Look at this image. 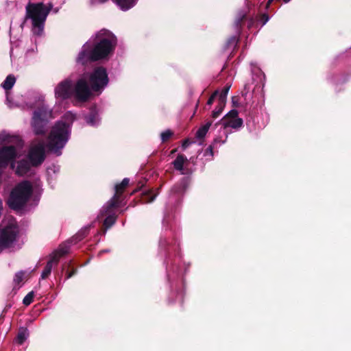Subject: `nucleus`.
<instances>
[{"label":"nucleus","mask_w":351,"mask_h":351,"mask_svg":"<svg viewBox=\"0 0 351 351\" xmlns=\"http://www.w3.org/2000/svg\"><path fill=\"white\" fill-rule=\"evenodd\" d=\"M255 82L257 84H256V86H258V84L259 83H257L256 82Z\"/></svg>","instance_id":"obj_44"},{"label":"nucleus","mask_w":351,"mask_h":351,"mask_svg":"<svg viewBox=\"0 0 351 351\" xmlns=\"http://www.w3.org/2000/svg\"><path fill=\"white\" fill-rule=\"evenodd\" d=\"M88 230L89 227H85L82 229L71 239V241L61 244L58 250L53 252L51 257L54 258L55 256H58L59 261L62 256L66 254L69 252L71 244H75L82 240L88 234Z\"/></svg>","instance_id":"obj_10"},{"label":"nucleus","mask_w":351,"mask_h":351,"mask_svg":"<svg viewBox=\"0 0 351 351\" xmlns=\"http://www.w3.org/2000/svg\"><path fill=\"white\" fill-rule=\"evenodd\" d=\"M274 0H269L267 4V6L268 7L269 5Z\"/></svg>","instance_id":"obj_42"},{"label":"nucleus","mask_w":351,"mask_h":351,"mask_svg":"<svg viewBox=\"0 0 351 351\" xmlns=\"http://www.w3.org/2000/svg\"><path fill=\"white\" fill-rule=\"evenodd\" d=\"M211 124V122H208L204 125L199 128L196 133V137L198 138H204L208 132Z\"/></svg>","instance_id":"obj_25"},{"label":"nucleus","mask_w":351,"mask_h":351,"mask_svg":"<svg viewBox=\"0 0 351 351\" xmlns=\"http://www.w3.org/2000/svg\"><path fill=\"white\" fill-rule=\"evenodd\" d=\"M219 94V92L217 90H216L211 96L209 98V99L208 100V102H207V104L208 105H211L213 102V101L215 100L216 96Z\"/></svg>","instance_id":"obj_34"},{"label":"nucleus","mask_w":351,"mask_h":351,"mask_svg":"<svg viewBox=\"0 0 351 351\" xmlns=\"http://www.w3.org/2000/svg\"><path fill=\"white\" fill-rule=\"evenodd\" d=\"M176 152V149H174V150H173L171 152H172V153H174V152Z\"/></svg>","instance_id":"obj_43"},{"label":"nucleus","mask_w":351,"mask_h":351,"mask_svg":"<svg viewBox=\"0 0 351 351\" xmlns=\"http://www.w3.org/2000/svg\"><path fill=\"white\" fill-rule=\"evenodd\" d=\"M123 204L114 200L110 199L101 208L100 215L106 217L104 226L106 229L110 228L116 221V209Z\"/></svg>","instance_id":"obj_9"},{"label":"nucleus","mask_w":351,"mask_h":351,"mask_svg":"<svg viewBox=\"0 0 351 351\" xmlns=\"http://www.w3.org/2000/svg\"><path fill=\"white\" fill-rule=\"evenodd\" d=\"M52 118V111L45 106L35 110L32 121V126L35 134H44L48 121Z\"/></svg>","instance_id":"obj_7"},{"label":"nucleus","mask_w":351,"mask_h":351,"mask_svg":"<svg viewBox=\"0 0 351 351\" xmlns=\"http://www.w3.org/2000/svg\"><path fill=\"white\" fill-rule=\"evenodd\" d=\"M128 184H129V179L124 178L120 184H117L114 187L115 193L110 199L114 200L116 202H120L121 204H122V202L123 201L122 193H123L125 188L128 185Z\"/></svg>","instance_id":"obj_15"},{"label":"nucleus","mask_w":351,"mask_h":351,"mask_svg":"<svg viewBox=\"0 0 351 351\" xmlns=\"http://www.w3.org/2000/svg\"><path fill=\"white\" fill-rule=\"evenodd\" d=\"M56 167L55 166H53V167H49L48 169H47V173L49 175L51 173V171H53V173L56 172Z\"/></svg>","instance_id":"obj_37"},{"label":"nucleus","mask_w":351,"mask_h":351,"mask_svg":"<svg viewBox=\"0 0 351 351\" xmlns=\"http://www.w3.org/2000/svg\"><path fill=\"white\" fill-rule=\"evenodd\" d=\"M173 132L170 130H166L161 132L160 138L162 142L168 141L173 136Z\"/></svg>","instance_id":"obj_28"},{"label":"nucleus","mask_w":351,"mask_h":351,"mask_svg":"<svg viewBox=\"0 0 351 351\" xmlns=\"http://www.w3.org/2000/svg\"><path fill=\"white\" fill-rule=\"evenodd\" d=\"M108 84L106 70L99 66L90 73H84L74 86L75 98L79 101H86L91 91L101 93Z\"/></svg>","instance_id":"obj_2"},{"label":"nucleus","mask_w":351,"mask_h":351,"mask_svg":"<svg viewBox=\"0 0 351 351\" xmlns=\"http://www.w3.org/2000/svg\"><path fill=\"white\" fill-rule=\"evenodd\" d=\"M165 243H166V240L165 239H160V243H159L160 247L163 246Z\"/></svg>","instance_id":"obj_39"},{"label":"nucleus","mask_w":351,"mask_h":351,"mask_svg":"<svg viewBox=\"0 0 351 351\" xmlns=\"http://www.w3.org/2000/svg\"><path fill=\"white\" fill-rule=\"evenodd\" d=\"M261 20H263L262 25H264L269 21V17L267 14H264L262 15Z\"/></svg>","instance_id":"obj_36"},{"label":"nucleus","mask_w":351,"mask_h":351,"mask_svg":"<svg viewBox=\"0 0 351 351\" xmlns=\"http://www.w3.org/2000/svg\"><path fill=\"white\" fill-rule=\"evenodd\" d=\"M34 292L33 291H31L29 292L24 298H23V303L26 305V306H28L29 305L32 301H33V298H34Z\"/></svg>","instance_id":"obj_30"},{"label":"nucleus","mask_w":351,"mask_h":351,"mask_svg":"<svg viewBox=\"0 0 351 351\" xmlns=\"http://www.w3.org/2000/svg\"><path fill=\"white\" fill-rule=\"evenodd\" d=\"M252 81L256 82L257 83H263L265 79V75L262 71L256 66L252 64Z\"/></svg>","instance_id":"obj_19"},{"label":"nucleus","mask_w":351,"mask_h":351,"mask_svg":"<svg viewBox=\"0 0 351 351\" xmlns=\"http://www.w3.org/2000/svg\"><path fill=\"white\" fill-rule=\"evenodd\" d=\"M75 119V114L69 111L52 127L47 143V147L51 153L56 156L62 154V149L70 138L71 125Z\"/></svg>","instance_id":"obj_3"},{"label":"nucleus","mask_w":351,"mask_h":351,"mask_svg":"<svg viewBox=\"0 0 351 351\" xmlns=\"http://www.w3.org/2000/svg\"><path fill=\"white\" fill-rule=\"evenodd\" d=\"M230 88V86H226L220 92V93L219 95V99H218V101L219 102L220 105L226 104L227 95H228Z\"/></svg>","instance_id":"obj_24"},{"label":"nucleus","mask_w":351,"mask_h":351,"mask_svg":"<svg viewBox=\"0 0 351 351\" xmlns=\"http://www.w3.org/2000/svg\"><path fill=\"white\" fill-rule=\"evenodd\" d=\"M6 101H7V102H8V105L9 106V107H10V108H11V107H12V106H11L10 104H9V103H10V100H9V98H8V95H7V99H6Z\"/></svg>","instance_id":"obj_41"},{"label":"nucleus","mask_w":351,"mask_h":351,"mask_svg":"<svg viewBox=\"0 0 351 351\" xmlns=\"http://www.w3.org/2000/svg\"><path fill=\"white\" fill-rule=\"evenodd\" d=\"M58 263V256L54 258L50 257V259L47 262L44 270L41 274V278L45 279L47 278L51 272L53 265H56Z\"/></svg>","instance_id":"obj_18"},{"label":"nucleus","mask_w":351,"mask_h":351,"mask_svg":"<svg viewBox=\"0 0 351 351\" xmlns=\"http://www.w3.org/2000/svg\"><path fill=\"white\" fill-rule=\"evenodd\" d=\"M27 156L32 166L40 165L45 158V145L43 143H38V144L32 145Z\"/></svg>","instance_id":"obj_11"},{"label":"nucleus","mask_w":351,"mask_h":351,"mask_svg":"<svg viewBox=\"0 0 351 351\" xmlns=\"http://www.w3.org/2000/svg\"><path fill=\"white\" fill-rule=\"evenodd\" d=\"M239 41L237 36L230 37L227 42V47L230 48H234Z\"/></svg>","instance_id":"obj_29"},{"label":"nucleus","mask_w":351,"mask_h":351,"mask_svg":"<svg viewBox=\"0 0 351 351\" xmlns=\"http://www.w3.org/2000/svg\"><path fill=\"white\" fill-rule=\"evenodd\" d=\"M86 123L92 126H96L99 123V117L96 107L90 109L89 114L86 117Z\"/></svg>","instance_id":"obj_17"},{"label":"nucleus","mask_w":351,"mask_h":351,"mask_svg":"<svg viewBox=\"0 0 351 351\" xmlns=\"http://www.w3.org/2000/svg\"><path fill=\"white\" fill-rule=\"evenodd\" d=\"M32 193V187L30 182H21L12 189L8 200V206L14 210L21 209L28 201Z\"/></svg>","instance_id":"obj_5"},{"label":"nucleus","mask_w":351,"mask_h":351,"mask_svg":"<svg viewBox=\"0 0 351 351\" xmlns=\"http://www.w3.org/2000/svg\"><path fill=\"white\" fill-rule=\"evenodd\" d=\"M16 82V78L13 75H9L3 82L1 84V86L5 90H10L13 86L14 85Z\"/></svg>","instance_id":"obj_23"},{"label":"nucleus","mask_w":351,"mask_h":351,"mask_svg":"<svg viewBox=\"0 0 351 351\" xmlns=\"http://www.w3.org/2000/svg\"><path fill=\"white\" fill-rule=\"evenodd\" d=\"M187 161V158L182 154H179L176 160L173 162L174 168L180 171L182 174H184V164Z\"/></svg>","instance_id":"obj_20"},{"label":"nucleus","mask_w":351,"mask_h":351,"mask_svg":"<svg viewBox=\"0 0 351 351\" xmlns=\"http://www.w3.org/2000/svg\"><path fill=\"white\" fill-rule=\"evenodd\" d=\"M225 105H220L219 102L218 101V106L216 107V108L213 111L212 116L213 118H217L221 112L223 110V107Z\"/></svg>","instance_id":"obj_32"},{"label":"nucleus","mask_w":351,"mask_h":351,"mask_svg":"<svg viewBox=\"0 0 351 351\" xmlns=\"http://www.w3.org/2000/svg\"><path fill=\"white\" fill-rule=\"evenodd\" d=\"M158 193H155L153 191H149L143 194V201L145 203H149L154 200L157 196Z\"/></svg>","instance_id":"obj_26"},{"label":"nucleus","mask_w":351,"mask_h":351,"mask_svg":"<svg viewBox=\"0 0 351 351\" xmlns=\"http://www.w3.org/2000/svg\"><path fill=\"white\" fill-rule=\"evenodd\" d=\"M189 183L188 178H183L178 185L173 186L172 191L174 193H182L187 187Z\"/></svg>","instance_id":"obj_22"},{"label":"nucleus","mask_w":351,"mask_h":351,"mask_svg":"<svg viewBox=\"0 0 351 351\" xmlns=\"http://www.w3.org/2000/svg\"><path fill=\"white\" fill-rule=\"evenodd\" d=\"M24 272L19 271L15 274L14 282L16 285H19L23 280L24 278Z\"/></svg>","instance_id":"obj_33"},{"label":"nucleus","mask_w":351,"mask_h":351,"mask_svg":"<svg viewBox=\"0 0 351 351\" xmlns=\"http://www.w3.org/2000/svg\"><path fill=\"white\" fill-rule=\"evenodd\" d=\"M108 0H90L93 5L104 3ZM114 2L121 9L126 11L134 7L137 3L138 0H113Z\"/></svg>","instance_id":"obj_14"},{"label":"nucleus","mask_w":351,"mask_h":351,"mask_svg":"<svg viewBox=\"0 0 351 351\" xmlns=\"http://www.w3.org/2000/svg\"><path fill=\"white\" fill-rule=\"evenodd\" d=\"M32 165L30 161L27 160H21L17 162L16 167H14L15 172L17 175L24 176L29 172Z\"/></svg>","instance_id":"obj_16"},{"label":"nucleus","mask_w":351,"mask_h":351,"mask_svg":"<svg viewBox=\"0 0 351 351\" xmlns=\"http://www.w3.org/2000/svg\"><path fill=\"white\" fill-rule=\"evenodd\" d=\"M52 8V5H48L43 3L29 2L25 7V21L32 25L34 34L40 36L43 34L47 17Z\"/></svg>","instance_id":"obj_4"},{"label":"nucleus","mask_w":351,"mask_h":351,"mask_svg":"<svg viewBox=\"0 0 351 351\" xmlns=\"http://www.w3.org/2000/svg\"><path fill=\"white\" fill-rule=\"evenodd\" d=\"M29 330L26 328H21L16 338V341L21 345L29 337Z\"/></svg>","instance_id":"obj_21"},{"label":"nucleus","mask_w":351,"mask_h":351,"mask_svg":"<svg viewBox=\"0 0 351 351\" xmlns=\"http://www.w3.org/2000/svg\"><path fill=\"white\" fill-rule=\"evenodd\" d=\"M246 16V14L245 12H240L239 14H238V16L237 18L235 20V26L238 29L239 27H241V22L243 21V20L245 19Z\"/></svg>","instance_id":"obj_31"},{"label":"nucleus","mask_w":351,"mask_h":351,"mask_svg":"<svg viewBox=\"0 0 351 351\" xmlns=\"http://www.w3.org/2000/svg\"><path fill=\"white\" fill-rule=\"evenodd\" d=\"M226 141H223L220 142L217 138L215 139L212 145H210L205 151L204 156H213V149L215 148V145L217 144V143H220L221 144H223L225 143Z\"/></svg>","instance_id":"obj_27"},{"label":"nucleus","mask_w":351,"mask_h":351,"mask_svg":"<svg viewBox=\"0 0 351 351\" xmlns=\"http://www.w3.org/2000/svg\"><path fill=\"white\" fill-rule=\"evenodd\" d=\"M55 97L57 99L64 100L74 95V88L72 89V81L66 79L60 82L55 88Z\"/></svg>","instance_id":"obj_12"},{"label":"nucleus","mask_w":351,"mask_h":351,"mask_svg":"<svg viewBox=\"0 0 351 351\" xmlns=\"http://www.w3.org/2000/svg\"><path fill=\"white\" fill-rule=\"evenodd\" d=\"M191 144V142L189 139H186L183 141L182 144V147L183 149H186Z\"/></svg>","instance_id":"obj_35"},{"label":"nucleus","mask_w":351,"mask_h":351,"mask_svg":"<svg viewBox=\"0 0 351 351\" xmlns=\"http://www.w3.org/2000/svg\"><path fill=\"white\" fill-rule=\"evenodd\" d=\"M74 274H75V271H73V272H71V273L68 274L66 278H70Z\"/></svg>","instance_id":"obj_40"},{"label":"nucleus","mask_w":351,"mask_h":351,"mask_svg":"<svg viewBox=\"0 0 351 351\" xmlns=\"http://www.w3.org/2000/svg\"><path fill=\"white\" fill-rule=\"evenodd\" d=\"M116 36L107 29H101L82 47L76 61L82 65L91 61L108 60L117 46Z\"/></svg>","instance_id":"obj_1"},{"label":"nucleus","mask_w":351,"mask_h":351,"mask_svg":"<svg viewBox=\"0 0 351 351\" xmlns=\"http://www.w3.org/2000/svg\"><path fill=\"white\" fill-rule=\"evenodd\" d=\"M19 233L18 226L12 219L8 226H0V250L11 245L16 241Z\"/></svg>","instance_id":"obj_8"},{"label":"nucleus","mask_w":351,"mask_h":351,"mask_svg":"<svg viewBox=\"0 0 351 351\" xmlns=\"http://www.w3.org/2000/svg\"><path fill=\"white\" fill-rule=\"evenodd\" d=\"M243 123V119L239 117L238 112L236 110H230L222 120L224 129L230 128L238 130L242 127Z\"/></svg>","instance_id":"obj_13"},{"label":"nucleus","mask_w":351,"mask_h":351,"mask_svg":"<svg viewBox=\"0 0 351 351\" xmlns=\"http://www.w3.org/2000/svg\"><path fill=\"white\" fill-rule=\"evenodd\" d=\"M251 89V86H250V84L249 83H247L245 85V90L248 92L250 91Z\"/></svg>","instance_id":"obj_38"},{"label":"nucleus","mask_w":351,"mask_h":351,"mask_svg":"<svg viewBox=\"0 0 351 351\" xmlns=\"http://www.w3.org/2000/svg\"><path fill=\"white\" fill-rule=\"evenodd\" d=\"M14 144L3 146L0 149V167H5L10 162L11 167L14 169V160L21 156L23 151V143L19 138H14L12 141Z\"/></svg>","instance_id":"obj_6"}]
</instances>
